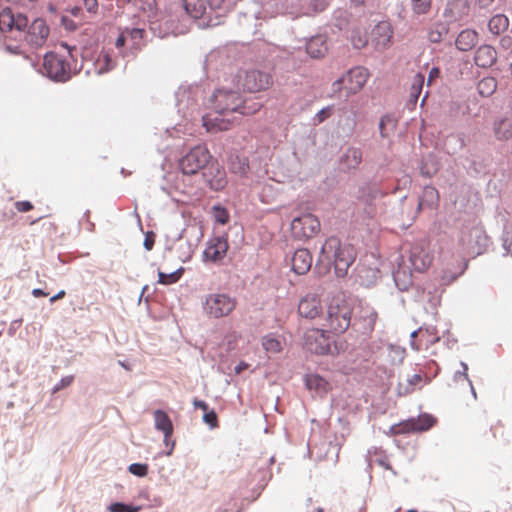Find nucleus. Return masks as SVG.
Masks as SVG:
<instances>
[{"instance_id":"f257e3e1","label":"nucleus","mask_w":512,"mask_h":512,"mask_svg":"<svg viewBox=\"0 0 512 512\" xmlns=\"http://www.w3.org/2000/svg\"><path fill=\"white\" fill-rule=\"evenodd\" d=\"M321 259L333 262L335 274L344 277L355 260V251L350 245H341L336 237L328 238L322 246Z\"/></svg>"},{"instance_id":"f03ea898","label":"nucleus","mask_w":512,"mask_h":512,"mask_svg":"<svg viewBox=\"0 0 512 512\" xmlns=\"http://www.w3.org/2000/svg\"><path fill=\"white\" fill-rule=\"evenodd\" d=\"M353 308L345 299L334 298L327 311L326 331L334 334L344 333L351 324Z\"/></svg>"},{"instance_id":"7ed1b4c3","label":"nucleus","mask_w":512,"mask_h":512,"mask_svg":"<svg viewBox=\"0 0 512 512\" xmlns=\"http://www.w3.org/2000/svg\"><path fill=\"white\" fill-rule=\"evenodd\" d=\"M211 160L212 155L207 147L197 145L179 159L178 168L183 175L192 176L203 172Z\"/></svg>"},{"instance_id":"20e7f679","label":"nucleus","mask_w":512,"mask_h":512,"mask_svg":"<svg viewBox=\"0 0 512 512\" xmlns=\"http://www.w3.org/2000/svg\"><path fill=\"white\" fill-rule=\"evenodd\" d=\"M369 79L366 68L357 66L347 71L341 78L333 83L334 92H345V96L360 92Z\"/></svg>"},{"instance_id":"39448f33","label":"nucleus","mask_w":512,"mask_h":512,"mask_svg":"<svg viewBox=\"0 0 512 512\" xmlns=\"http://www.w3.org/2000/svg\"><path fill=\"white\" fill-rule=\"evenodd\" d=\"M236 305V298L225 293H212L205 299L204 310L210 317L222 318L231 314Z\"/></svg>"},{"instance_id":"423d86ee","label":"nucleus","mask_w":512,"mask_h":512,"mask_svg":"<svg viewBox=\"0 0 512 512\" xmlns=\"http://www.w3.org/2000/svg\"><path fill=\"white\" fill-rule=\"evenodd\" d=\"M485 241L486 235L480 226L467 225L460 231L458 244L464 253L480 254V249L485 244Z\"/></svg>"},{"instance_id":"0eeeda50","label":"nucleus","mask_w":512,"mask_h":512,"mask_svg":"<svg viewBox=\"0 0 512 512\" xmlns=\"http://www.w3.org/2000/svg\"><path fill=\"white\" fill-rule=\"evenodd\" d=\"M237 85L244 91L256 93L269 89L273 84L272 76L269 73L259 70L244 71L237 75Z\"/></svg>"},{"instance_id":"6e6552de","label":"nucleus","mask_w":512,"mask_h":512,"mask_svg":"<svg viewBox=\"0 0 512 512\" xmlns=\"http://www.w3.org/2000/svg\"><path fill=\"white\" fill-rule=\"evenodd\" d=\"M43 73L54 81L65 82L71 77L70 64L63 56L50 52L44 56Z\"/></svg>"},{"instance_id":"1a4fd4ad","label":"nucleus","mask_w":512,"mask_h":512,"mask_svg":"<svg viewBox=\"0 0 512 512\" xmlns=\"http://www.w3.org/2000/svg\"><path fill=\"white\" fill-rule=\"evenodd\" d=\"M212 109L219 114H229L237 112L242 104L240 94L233 90L218 89L212 99Z\"/></svg>"},{"instance_id":"9d476101","label":"nucleus","mask_w":512,"mask_h":512,"mask_svg":"<svg viewBox=\"0 0 512 512\" xmlns=\"http://www.w3.org/2000/svg\"><path fill=\"white\" fill-rule=\"evenodd\" d=\"M326 330L308 329L303 338L304 347L312 353L327 355L331 353V343Z\"/></svg>"},{"instance_id":"9b49d317","label":"nucleus","mask_w":512,"mask_h":512,"mask_svg":"<svg viewBox=\"0 0 512 512\" xmlns=\"http://www.w3.org/2000/svg\"><path fill=\"white\" fill-rule=\"evenodd\" d=\"M320 230L319 220L312 214H304L291 222V232L298 239L313 237Z\"/></svg>"},{"instance_id":"f8f14e48","label":"nucleus","mask_w":512,"mask_h":512,"mask_svg":"<svg viewBox=\"0 0 512 512\" xmlns=\"http://www.w3.org/2000/svg\"><path fill=\"white\" fill-rule=\"evenodd\" d=\"M323 312V306L319 295L309 293L302 297L298 304V313L302 318L313 320Z\"/></svg>"},{"instance_id":"ddd939ff","label":"nucleus","mask_w":512,"mask_h":512,"mask_svg":"<svg viewBox=\"0 0 512 512\" xmlns=\"http://www.w3.org/2000/svg\"><path fill=\"white\" fill-rule=\"evenodd\" d=\"M202 175L210 188L215 191L222 190L227 184L225 170L213 158L202 172Z\"/></svg>"},{"instance_id":"4468645a","label":"nucleus","mask_w":512,"mask_h":512,"mask_svg":"<svg viewBox=\"0 0 512 512\" xmlns=\"http://www.w3.org/2000/svg\"><path fill=\"white\" fill-rule=\"evenodd\" d=\"M436 420L429 414H421L417 418H411L399 423L394 429L396 433L422 432L430 429Z\"/></svg>"},{"instance_id":"2eb2a0df","label":"nucleus","mask_w":512,"mask_h":512,"mask_svg":"<svg viewBox=\"0 0 512 512\" xmlns=\"http://www.w3.org/2000/svg\"><path fill=\"white\" fill-rule=\"evenodd\" d=\"M393 28L387 21L379 22L372 30V44L378 51H384L392 44Z\"/></svg>"},{"instance_id":"dca6fc26","label":"nucleus","mask_w":512,"mask_h":512,"mask_svg":"<svg viewBox=\"0 0 512 512\" xmlns=\"http://www.w3.org/2000/svg\"><path fill=\"white\" fill-rule=\"evenodd\" d=\"M409 261L415 271H426L433 261L432 254L422 244H415L410 250Z\"/></svg>"},{"instance_id":"f3484780","label":"nucleus","mask_w":512,"mask_h":512,"mask_svg":"<svg viewBox=\"0 0 512 512\" xmlns=\"http://www.w3.org/2000/svg\"><path fill=\"white\" fill-rule=\"evenodd\" d=\"M154 424L155 428L164 434V443L166 446H171L170 451L168 452V455L171 454V451L174 448V441H171V437L173 434V424L168 416V414L163 410H156L154 411Z\"/></svg>"},{"instance_id":"a211bd4d","label":"nucleus","mask_w":512,"mask_h":512,"mask_svg":"<svg viewBox=\"0 0 512 512\" xmlns=\"http://www.w3.org/2000/svg\"><path fill=\"white\" fill-rule=\"evenodd\" d=\"M229 245L227 239L215 237L208 242L204 257L212 262L221 261L227 254Z\"/></svg>"},{"instance_id":"6ab92c4d","label":"nucleus","mask_w":512,"mask_h":512,"mask_svg":"<svg viewBox=\"0 0 512 512\" xmlns=\"http://www.w3.org/2000/svg\"><path fill=\"white\" fill-rule=\"evenodd\" d=\"M227 114L216 113V110L203 116V125L208 132L216 133L226 131L231 127V120L226 118Z\"/></svg>"},{"instance_id":"aec40b11","label":"nucleus","mask_w":512,"mask_h":512,"mask_svg":"<svg viewBox=\"0 0 512 512\" xmlns=\"http://www.w3.org/2000/svg\"><path fill=\"white\" fill-rule=\"evenodd\" d=\"M304 383L309 391L314 392L319 397L326 396L332 390L331 383L317 373L307 374Z\"/></svg>"},{"instance_id":"412c9836","label":"nucleus","mask_w":512,"mask_h":512,"mask_svg":"<svg viewBox=\"0 0 512 512\" xmlns=\"http://www.w3.org/2000/svg\"><path fill=\"white\" fill-rule=\"evenodd\" d=\"M497 62L496 49L488 44L479 46L474 54V63L480 68H490Z\"/></svg>"},{"instance_id":"4be33fe9","label":"nucleus","mask_w":512,"mask_h":512,"mask_svg":"<svg viewBox=\"0 0 512 512\" xmlns=\"http://www.w3.org/2000/svg\"><path fill=\"white\" fill-rule=\"evenodd\" d=\"M377 318L378 314L372 307L363 306L360 308L355 323L359 325V329L363 333H371L374 330Z\"/></svg>"},{"instance_id":"5701e85b","label":"nucleus","mask_w":512,"mask_h":512,"mask_svg":"<svg viewBox=\"0 0 512 512\" xmlns=\"http://www.w3.org/2000/svg\"><path fill=\"white\" fill-rule=\"evenodd\" d=\"M49 35V28L45 20L36 19L29 26L28 41L35 46H41Z\"/></svg>"},{"instance_id":"b1692460","label":"nucleus","mask_w":512,"mask_h":512,"mask_svg":"<svg viewBox=\"0 0 512 512\" xmlns=\"http://www.w3.org/2000/svg\"><path fill=\"white\" fill-rule=\"evenodd\" d=\"M292 270L299 275L306 274L312 266V256L307 249L295 251L291 260Z\"/></svg>"},{"instance_id":"393cba45","label":"nucleus","mask_w":512,"mask_h":512,"mask_svg":"<svg viewBox=\"0 0 512 512\" xmlns=\"http://www.w3.org/2000/svg\"><path fill=\"white\" fill-rule=\"evenodd\" d=\"M479 40V35L475 30L465 29L459 33L455 40V45L460 51H470Z\"/></svg>"},{"instance_id":"a878e982","label":"nucleus","mask_w":512,"mask_h":512,"mask_svg":"<svg viewBox=\"0 0 512 512\" xmlns=\"http://www.w3.org/2000/svg\"><path fill=\"white\" fill-rule=\"evenodd\" d=\"M411 338V346L416 351L428 348L430 344H433L436 341H438V338L436 336L430 334L427 329L424 330L422 328H420L418 331H414L411 334Z\"/></svg>"},{"instance_id":"bb28decb","label":"nucleus","mask_w":512,"mask_h":512,"mask_svg":"<svg viewBox=\"0 0 512 512\" xmlns=\"http://www.w3.org/2000/svg\"><path fill=\"white\" fill-rule=\"evenodd\" d=\"M306 51L312 58H321L327 51L326 38L322 35L311 37L306 44Z\"/></svg>"},{"instance_id":"cd10ccee","label":"nucleus","mask_w":512,"mask_h":512,"mask_svg":"<svg viewBox=\"0 0 512 512\" xmlns=\"http://www.w3.org/2000/svg\"><path fill=\"white\" fill-rule=\"evenodd\" d=\"M439 205V193L436 188L426 186L423 189L422 195L419 199L418 209L430 208L435 209Z\"/></svg>"},{"instance_id":"c85d7f7f","label":"nucleus","mask_w":512,"mask_h":512,"mask_svg":"<svg viewBox=\"0 0 512 512\" xmlns=\"http://www.w3.org/2000/svg\"><path fill=\"white\" fill-rule=\"evenodd\" d=\"M362 162V152L359 148H348L340 158V163L345 169H356Z\"/></svg>"},{"instance_id":"c756f323","label":"nucleus","mask_w":512,"mask_h":512,"mask_svg":"<svg viewBox=\"0 0 512 512\" xmlns=\"http://www.w3.org/2000/svg\"><path fill=\"white\" fill-rule=\"evenodd\" d=\"M494 135L498 140H508L512 137V117L496 120L493 125Z\"/></svg>"},{"instance_id":"7c9ffc66","label":"nucleus","mask_w":512,"mask_h":512,"mask_svg":"<svg viewBox=\"0 0 512 512\" xmlns=\"http://www.w3.org/2000/svg\"><path fill=\"white\" fill-rule=\"evenodd\" d=\"M186 13L192 18H201L206 10L204 0H182Z\"/></svg>"},{"instance_id":"2f4dec72","label":"nucleus","mask_w":512,"mask_h":512,"mask_svg":"<svg viewBox=\"0 0 512 512\" xmlns=\"http://www.w3.org/2000/svg\"><path fill=\"white\" fill-rule=\"evenodd\" d=\"M114 66L115 63L111 58L110 52L102 50L95 61V72L97 74H103L113 69Z\"/></svg>"},{"instance_id":"473e14b6","label":"nucleus","mask_w":512,"mask_h":512,"mask_svg":"<svg viewBox=\"0 0 512 512\" xmlns=\"http://www.w3.org/2000/svg\"><path fill=\"white\" fill-rule=\"evenodd\" d=\"M508 27L509 19L503 14L493 16L488 23L489 31L496 36L505 32Z\"/></svg>"},{"instance_id":"72a5a7b5","label":"nucleus","mask_w":512,"mask_h":512,"mask_svg":"<svg viewBox=\"0 0 512 512\" xmlns=\"http://www.w3.org/2000/svg\"><path fill=\"white\" fill-rule=\"evenodd\" d=\"M497 80L494 77H484L477 84L478 93L482 97H489L497 90Z\"/></svg>"},{"instance_id":"f704fd0d","label":"nucleus","mask_w":512,"mask_h":512,"mask_svg":"<svg viewBox=\"0 0 512 512\" xmlns=\"http://www.w3.org/2000/svg\"><path fill=\"white\" fill-rule=\"evenodd\" d=\"M424 75L422 73H417L412 81L411 87H410V101L413 103H416L424 85Z\"/></svg>"},{"instance_id":"c9c22d12","label":"nucleus","mask_w":512,"mask_h":512,"mask_svg":"<svg viewBox=\"0 0 512 512\" xmlns=\"http://www.w3.org/2000/svg\"><path fill=\"white\" fill-rule=\"evenodd\" d=\"M14 14L8 8L0 12V30L3 32L10 31L13 28Z\"/></svg>"},{"instance_id":"e433bc0d","label":"nucleus","mask_w":512,"mask_h":512,"mask_svg":"<svg viewBox=\"0 0 512 512\" xmlns=\"http://www.w3.org/2000/svg\"><path fill=\"white\" fill-rule=\"evenodd\" d=\"M351 42L356 49L364 48L368 43L366 32L361 29L353 30L351 35Z\"/></svg>"},{"instance_id":"4c0bfd02","label":"nucleus","mask_w":512,"mask_h":512,"mask_svg":"<svg viewBox=\"0 0 512 512\" xmlns=\"http://www.w3.org/2000/svg\"><path fill=\"white\" fill-rule=\"evenodd\" d=\"M262 346L265 349V351L269 353H279L282 350L281 342L278 339L271 336H265L262 339Z\"/></svg>"},{"instance_id":"58836bf2","label":"nucleus","mask_w":512,"mask_h":512,"mask_svg":"<svg viewBox=\"0 0 512 512\" xmlns=\"http://www.w3.org/2000/svg\"><path fill=\"white\" fill-rule=\"evenodd\" d=\"M230 169L234 173L245 174L249 169L248 162L246 159H240L239 157H235L231 160Z\"/></svg>"},{"instance_id":"ea45409f","label":"nucleus","mask_w":512,"mask_h":512,"mask_svg":"<svg viewBox=\"0 0 512 512\" xmlns=\"http://www.w3.org/2000/svg\"><path fill=\"white\" fill-rule=\"evenodd\" d=\"M411 3L413 12L418 15L426 14L431 8V0H411Z\"/></svg>"},{"instance_id":"a19ab883","label":"nucleus","mask_w":512,"mask_h":512,"mask_svg":"<svg viewBox=\"0 0 512 512\" xmlns=\"http://www.w3.org/2000/svg\"><path fill=\"white\" fill-rule=\"evenodd\" d=\"M262 105L259 102H252L249 104L247 101L242 100L241 107L237 112L242 115H252L261 109Z\"/></svg>"},{"instance_id":"79ce46f5","label":"nucleus","mask_w":512,"mask_h":512,"mask_svg":"<svg viewBox=\"0 0 512 512\" xmlns=\"http://www.w3.org/2000/svg\"><path fill=\"white\" fill-rule=\"evenodd\" d=\"M213 216L216 222L224 225L229 221V213L228 211L221 206L213 207Z\"/></svg>"},{"instance_id":"37998d69","label":"nucleus","mask_w":512,"mask_h":512,"mask_svg":"<svg viewBox=\"0 0 512 512\" xmlns=\"http://www.w3.org/2000/svg\"><path fill=\"white\" fill-rule=\"evenodd\" d=\"M445 32V27L440 24L428 32V39L431 43H439L442 41Z\"/></svg>"},{"instance_id":"c03bdc74","label":"nucleus","mask_w":512,"mask_h":512,"mask_svg":"<svg viewBox=\"0 0 512 512\" xmlns=\"http://www.w3.org/2000/svg\"><path fill=\"white\" fill-rule=\"evenodd\" d=\"M388 126H390L391 129H394L395 128V122L389 116L382 117L381 120H380V123H379V130H380V134H381V136L383 138H386V137L389 136V133H388V130H387Z\"/></svg>"},{"instance_id":"a18cd8bd","label":"nucleus","mask_w":512,"mask_h":512,"mask_svg":"<svg viewBox=\"0 0 512 512\" xmlns=\"http://www.w3.org/2000/svg\"><path fill=\"white\" fill-rule=\"evenodd\" d=\"M108 509L110 512H138L140 510V507H134L116 502L111 504Z\"/></svg>"},{"instance_id":"49530a36","label":"nucleus","mask_w":512,"mask_h":512,"mask_svg":"<svg viewBox=\"0 0 512 512\" xmlns=\"http://www.w3.org/2000/svg\"><path fill=\"white\" fill-rule=\"evenodd\" d=\"M131 474L139 477H144L148 473V465L141 463H133L128 467Z\"/></svg>"},{"instance_id":"de8ad7c7","label":"nucleus","mask_w":512,"mask_h":512,"mask_svg":"<svg viewBox=\"0 0 512 512\" xmlns=\"http://www.w3.org/2000/svg\"><path fill=\"white\" fill-rule=\"evenodd\" d=\"M179 279L176 273L165 274L163 272L158 273V282L163 285L175 283Z\"/></svg>"},{"instance_id":"09e8293b","label":"nucleus","mask_w":512,"mask_h":512,"mask_svg":"<svg viewBox=\"0 0 512 512\" xmlns=\"http://www.w3.org/2000/svg\"><path fill=\"white\" fill-rule=\"evenodd\" d=\"M28 25V19L26 16L22 14L14 15V22H13V28H16L17 30H23Z\"/></svg>"},{"instance_id":"8fccbe9b","label":"nucleus","mask_w":512,"mask_h":512,"mask_svg":"<svg viewBox=\"0 0 512 512\" xmlns=\"http://www.w3.org/2000/svg\"><path fill=\"white\" fill-rule=\"evenodd\" d=\"M203 420L205 423L209 424L211 427H217L218 425V418L215 413V411H206Z\"/></svg>"},{"instance_id":"3c124183","label":"nucleus","mask_w":512,"mask_h":512,"mask_svg":"<svg viewBox=\"0 0 512 512\" xmlns=\"http://www.w3.org/2000/svg\"><path fill=\"white\" fill-rule=\"evenodd\" d=\"M332 114V108L331 107H325L321 109L315 116L314 120L317 121V123H322L327 118H329Z\"/></svg>"},{"instance_id":"603ef678","label":"nucleus","mask_w":512,"mask_h":512,"mask_svg":"<svg viewBox=\"0 0 512 512\" xmlns=\"http://www.w3.org/2000/svg\"><path fill=\"white\" fill-rule=\"evenodd\" d=\"M461 365L463 367V372H457L455 374V378L456 379H463V380L468 381L469 385L471 386V390H472L473 396H474V398H476V392H475V390H474V388H473V386L471 384V381L468 379V374H467L468 366H467V364H465L463 362L461 363Z\"/></svg>"},{"instance_id":"864d4df0","label":"nucleus","mask_w":512,"mask_h":512,"mask_svg":"<svg viewBox=\"0 0 512 512\" xmlns=\"http://www.w3.org/2000/svg\"><path fill=\"white\" fill-rule=\"evenodd\" d=\"M74 381V376H66V377H63L59 383L54 387L53 391L54 392H57L61 389H64L68 386H70Z\"/></svg>"},{"instance_id":"5fc2aeb1","label":"nucleus","mask_w":512,"mask_h":512,"mask_svg":"<svg viewBox=\"0 0 512 512\" xmlns=\"http://www.w3.org/2000/svg\"><path fill=\"white\" fill-rule=\"evenodd\" d=\"M155 244V234L152 231H148L145 234L144 239V247L146 250L150 251L153 249V246Z\"/></svg>"},{"instance_id":"6e6d98bb","label":"nucleus","mask_w":512,"mask_h":512,"mask_svg":"<svg viewBox=\"0 0 512 512\" xmlns=\"http://www.w3.org/2000/svg\"><path fill=\"white\" fill-rule=\"evenodd\" d=\"M15 207L19 212H28L33 209V204L30 201H18Z\"/></svg>"},{"instance_id":"4d7b16f0","label":"nucleus","mask_w":512,"mask_h":512,"mask_svg":"<svg viewBox=\"0 0 512 512\" xmlns=\"http://www.w3.org/2000/svg\"><path fill=\"white\" fill-rule=\"evenodd\" d=\"M86 10L90 13H96L98 10V0H83Z\"/></svg>"},{"instance_id":"13d9d810","label":"nucleus","mask_w":512,"mask_h":512,"mask_svg":"<svg viewBox=\"0 0 512 512\" xmlns=\"http://www.w3.org/2000/svg\"><path fill=\"white\" fill-rule=\"evenodd\" d=\"M440 76V70L437 67H433L429 71L427 85H431L436 79H438Z\"/></svg>"},{"instance_id":"bf43d9fd","label":"nucleus","mask_w":512,"mask_h":512,"mask_svg":"<svg viewBox=\"0 0 512 512\" xmlns=\"http://www.w3.org/2000/svg\"><path fill=\"white\" fill-rule=\"evenodd\" d=\"M500 47L505 49V50H508L510 48H512V37L511 36H504L500 39Z\"/></svg>"},{"instance_id":"052dcab7","label":"nucleus","mask_w":512,"mask_h":512,"mask_svg":"<svg viewBox=\"0 0 512 512\" xmlns=\"http://www.w3.org/2000/svg\"><path fill=\"white\" fill-rule=\"evenodd\" d=\"M193 404L196 408L203 410L204 412L208 411V404L202 400L195 399Z\"/></svg>"},{"instance_id":"680f3d73","label":"nucleus","mask_w":512,"mask_h":512,"mask_svg":"<svg viewBox=\"0 0 512 512\" xmlns=\"http://www.w3.org/2000/svg\"><path fill=\"white\" fill-rule=\"evenodd\" d=\"M400 275H401V272L398 270L395 274H394V279H395V282L397 284V286L401 289V290H406L408 288V284L409 283H404L403 285H401L399 283L400 281Z\"/></svg>"},{"instance_id":"e2e57ef3","label":"nucleus","mask_w":512,"mask_h":512,"mask_svg":"<svg viewBox=\"0 0 512 512\" xmlns=\"http://www.w3.org/2000/svg\"><path fill=\"white\" fill-rule=\"evenodd\" d=\"M32 295L36 298L46 297L48 293L44 292L42 289L36 288L32 290Z\"/></svg>"},{"instance_id":"0e129e2a","label":"nucleus","mask_w":512,"mask_h":512,"mask_svg":"<svg viewBox=\"0 0 512 512\" xmlns=\"http://www.w3.org/2000/svg\"><path fill=\"white\" fill-rule=\"evenodd\" d=\"M65 295H66V292H65L64 290H61V291H59L56 295H54V296H52V297L50 298V302H51V303H54L55 301H57V300H60V299L64 298V297H65Z\"/></svg>"},{"instance_id":"69168bd1","label":"nucleus","mask_w":512,"mask_h":512,"mask_svg":"<svg viewBox=\"0 0 512 512\" xmlns=\"http://www.w3.org/2000/svg\"><path fill=\"white\" fill-rule=\"evenodd\" d=\"M422 381V376L420 374H414L409 380L410 384L417 385Z\"/></svg>"},{"instance_id":"338daca9","label":"nucleus","mask_w":512,"mask_h":512,"mask_svg":"<svg viewBox=\"0 0 512 512\" xmlns=\"http://www.w3.org/2000/svg\"><path fill=\"white\" fill-rule=\"evenodd\" d=\"M125 44V38L123 35H120L117 39H116V42H115V45L117 48H120L122 46H124Z\"/></svg>"},{"instance_id":"774afa93","label":"nucleus","mask_w":512,"mask_h":512,"mask_svg":"<svg viewBox=\"0 0 512 512\" xmlns=\"http://www.w3.org/2000/svg\"><path fill=\"white\" fill-rule=\"evenodd\" d=\"M142 33H143V30H141V29H134L133 30V34H135V35L142 36Z\"/></svg>"}]
</instances>
